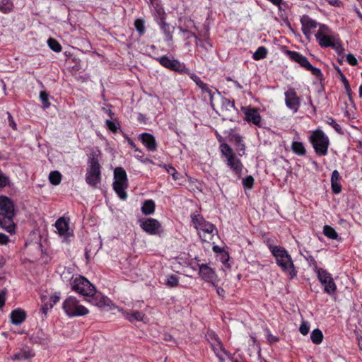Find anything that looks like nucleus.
I'll use <instances>...</instances> for the list:
<instances>
[{"label":"nucleus","mask_w":362,"mask_h":362,"mask_svg":"<svg viewBox=\"0 0 362 362\" xmlns=\"http://www.w3.org/2000/svg\"><path fill=\"white\" fill-rule=\"evenodd\" d=\"M268 247L272 255L275 257L277 265L281 270L288 274L291 279L294 278L297 274L291 256L283 247L275 246L268 244Z\"/></svg>","instance_id":"f257e3e1"},{"label":"nucleus","mask_w":362,"mask_h":362,"mask_svg":"<svg viewBox=\"0 0 362 362\" xmlns=\"http://www.w3.org/2000/svg\"><path fill=\"white\" fill-rule=\"evenodd\" d=\"M221 155L226 158V163L228 167L236 175L238 179L242 177V173L244 165L237 156L233 148L226 143L220 145Z\"/></svg>","instance_id":"f03ea898"},{"label":"nucleus","mask_w":362,"mask_h":362,"mask_svg":"<svg viewBox=\"0 0 362 362\" xmlns=\"http://www.w3.org/2000/svg\"><path fill=\"white\" fill-rule=\"evenodd\" d=\"M192 222L194 228L199 230V235L202 241L211 240L215 233L217 232V229L214 224L206 221L203 216L199 214L192 216Z\"/></svg>","instance_id":"7ed1b4c3"},{"label":"nucleus","mask_w":362,"mask_h":362,"mask_svg":"<svg viewBox=\"0 0 362 362\" xmlns=\"http://www.w3.org/2000/svg\"><path fill=\"white\" fill-rule=\"evenodd\" d=\"M309 141L317 156H325L327 155L329 139L322 129H317L313 131L309 137Z\"/></svg>","instance_id":"20e7f679"},{"label":"nucleus","mask_w":362,"mask_h":362,"mask_svg":"<svg viewBox=\"0 0 362 362\" xmlns=\"http://www.w3.org/2000/svg\"><path fill=\"white\" fill-rule=\"evenodd\" d=\"M112 187L120 199L124 201L127 199V193L126 192L128 187L127 175L122 167H117L114 170Z\"/></svg>","instance_id":"39448f33"},{"label":"nucleus","mask_w":362,"mask_h":362,"mask_svg":"<svg viewBox=\"0 0 362 362\" xmlns=\"http://www.w3.org/2000/svg\"><path fill=\"white\" fill-rule=\"evenodd\" d=\"M62 309L70 318L84 316L89 313L88 309L82 305L74 296H69L64 300Z\"/></svg>","instance_id":"423d86ee"},{"label":"nucleus","mask_w":362,"mask_h":362,"mask_svg":"<svg viewBox=\"0 0 362 362\" xmlns=\"http://www.w3.org/2000/svg\"><path fill=\"white\" fill-rule=\"evenodd\" d=\"M101 166L99 163L98 158L93 155V156L88 160V168L86 175V183L93 187H96L97 185L101 181Z\"/></svg>","instance_id":"0eeeda50"},{"label":"nucleus","mask_w":362,"mask_h":362,"mask_svg":"<svg viewBox=\"0 0 362 362\" xmlns=\"http://www.w3.org/2000/svg\"><path fill=\"white\" fill-rule=\"evenodd\" d=\"M159 64L170 71L177 72L180 74H189V69L186 66L183 62H180L178 59H170L167 55L162 57H153Z\"/></svg>","instance_id":"6e6552de"},{"label":"nucleus","mask_w":362,"mask_h":362,"mask_svg":"<svg viewBox=\"0 0 362 362\" xmlns=\"http://www.w3.org/2000/svg\"><path fill=\"white\" fill-rule=\"evenodd\" d=\"M72 291L78 294H95V287L84 276H76L71 283Z\"/></svg>","instance_id":"1a4fd4ad"},{"label":"nucleus","mask_w":362,"mask_h":362,"mask_svg":"<svg viewBox=\"0 0 362 362\" xmlns=\"http://www.w3.org/2000/svg\"><path fill=\"white\" fill-rule=\"evenodd\" d=\"M0 215L4 218H14L16 216L13 201L5 195H0Z\"/></svg>","instance_id":"9d476101"},{"label":"nucleus","mask_w":362,"mask_h":362,"mask_svg":"<svg viewBox=\"0 0 362 362\" xmlns=\"http://www.w3.org/2000/svg\"><path fill=\"white\" fill-rule=\"evenodd\" d=\"M242 111L245 115V120L247 122L252 123L258 127H262V119L258 108L250 106L242 107Z\"/></svg>","instance_id":"9b49d317"},{"label":"nucleus","mask_w":362,"mask_h":362,"mask_svg":"<svg viewBox=\"0 0 362 362\" xmlns=\"http://www.w3.org/2000/svg\"><path fill=\"white\" fill-rule=\"evenodd\" d=\"M140 227L149 235H158L161 229L159 221L153 218L139 220Z\"/></svg>","instance_id":"f8f14e48"},{"label":"nucleus","mask_w":362,"mask_h":362,"mask_svg":"<svg viewBox=\"0 0 362 362\" xmlns=\"http://www.w3.org/2000/svg\"><path fill=\"white\" fill-rule=\"evenodd\" d=\"M316 273L320 281L324 286L325 291L328 293L334 292L336 289V285L331 274L322 268L317 270Z\"/></svg>","instance_id":"ddd939ff"},{"label":"nucleus","mask_w":362,"mask_h":362,"mask_svg":"<svg viewBox=\"0 0 362 362\" xmlns=\"http://www.w3.org/2000/svg\"><path fill=\"white\" fill-rule=\"evenodd\" d=\"M284 95L286 107L293 110V112H296L300 106V100L295 89L292 88H288Z\"/></svg>","instance_id":"4468645a"},{"label":"nucleus","mask_w":362,"mask_h":362,"mask_svg":"<svg viewBox=\"0 0 362 362\" xmlns=\"http://www.w3.org/2000/svg\"><path fill=\"white\" fill-rule=\"evenodd\" d=\"M86 300L100 309L111 310L115 305L107 296H86Z\"/></svg>","instance_id":"2eb2a0df"},{"label":"nucleus","mask_w":362,"mask_h":362,"mask_svg":"<svg viewBox=\"0 0 362 362\" xmlns=\"http://www.w3.org/2000/svg\"><path fill=\"white\" fill-rule=\"evenodd\" d=\"M221 111L222 112L223 116H225L227 119L232 120V112H238V109L235 105L234 100L221 97Z\"/></svg>","instance_id":"dca6fc26"},{"label":"nucleus","mask_w":362,"mask_h":362,"mask_svg":"<svg viewBox=\"0 0 362 362\" xmlns=\"http://www.w3.org/2000/svg\"><path fill=\"white\" fill-rule=\"evenodd\" d=\"M300 21L302 25V32L307 37L311 34V30L315 29L319 25L316 21L306 14L300 17Z\"/></svg>","instance_id":"f3484780"},{"label":"nucleus","mask_w":362,"mask_h":362,"mask_svg":"<svg viewBox=\"0 0 362 362\" xmlns=\"http://www.w3.org/2000/svg\"><path fill=\"white\" fill-rule=\"evenodd\" d=\"M285 53L291 61L298 63L301 67H303L305 70L307 69V68H309L310 63L309 62L307 57L303 56L300 52L292 50H286Z\"/></svg>","instance_id":"a211bd4d"},{"label":"nucleus","mask_w":362,"mask_h":362,"mask_svg":"<svg viewBox=\"0 0 362 362\" xmlns=\"http://www.w3.org/2000/svg\"><path fill=\"white\" fill-rule=\"evenodd\" d=\"M139 139L148 151L154 152L157 150L158 144L154 136L150 133H142L139 135Z\"/></svg>","instance_id":"6ab92c4d"},{"label":"nucleus","mask_w":362,"mask_h":362,"mask_svg":"<svg viewBox=\"0 0 362 362\" xmlns=\"http://www.w3.org/2000/svg\"><path fill=\"white\" fill-rule=\"evenodd\" d=\"M199 274L206 281H213L216 275L214 269L210 267L207 264H199Z\"/></svg>","instance_id":"aec40b11"},{"label":"nucleus","mask_w":362,"mask_h":362,"mask_svg":"<svg viewBox=\"0 0 362 362\" xmlns=\"http://www.w3.org/2000/svg\"><path fill=\"white\" fill-rule=\"evenodd\" d=\"M214 339V343L211 344L212 349L214 350L216 356L218 358L220 362H224V356L228 355V353L223 348V345L216 337V335L211 332L209 334Z\"/></svg>","instance_id":"412c9836"},{"label":"nucleus","mask_w":362,"mask_h":362,"mask_svg":"<svg viewBox=\"0 0 362 362\" xmlns=\"http://www.w3.org/2000/svg\"><path fill=\"white\" fill-rule=\"evenodd\" d=\"M59 300V296H42V306L41 311L46 315L49 310H50L54 305L58 303Z\"/></svg>","instance_id":"4be33fe9"},{"label":"nucleus","mask_w":362,"mask_h":362,"mask_svg":"<svg viewBox=\"0 0 362 362\" xmlns=\"http://www.w3.org/2000/svg\"><path fill=\"white\" fill-rule=\"evenodd\" d=\"M152 7L153 15L159 21L165 19V12L161 4V0H149Z\"/></svg>","instance_id":"5701e85b"},{"label":"nucleus","mask_w":362,"mask_h":362,"mask_svg":"<svg viewBox=\"0 0 362 362\" xmlns=\"http://www.w3.org/2000/svg\"><path fill=\"white\" fill-rule=\"evenodd\" d=\"M341 180H342V178H341L339 173L338 172V170H333L332 173V175H331L330 182H331V189H332V192L334 194H338L341 192V189H342L341 185Z\"/></svg>","instance_id":"b1692460"},{"label":"nucleus","mask_w":362,"mask_h":362,"mask_svg":"<svg viewBox=\"0 0 362 362\" xmlns=\"http://www.w3.org/2000/svg\"><path fill=\"white\" fill-rule=\"evenodd\" d=\"M26 317L27 314L25 311L19 308L13 310L10 314L11 322L15 325H21Z\"/></svg>","instance_id":"393cba45"},{"label":"nucleus","mask_w":362,"mask_h":362,"mask_svg":"<svg viewBox=\"0 0 362 362\" xmlns=\"http://www.w3.org/2000/svg\"><path fill=\"white\" fill-rule=\"evenodd\" d=\"M125 318L130 322H147L146 315L140 311L127 312L124 314Z\"/></svg>","instance_id":"a878e982"},{"label":"nucleus","mask_w":362,"mask_h":362,"mask_svg":"<svg viewBox=\"0 0 362 362\" xmlns=\"http://www.w3.org/2000/svg\"><path fill=\"white\" fill-rule=\"evenodd\" d=\"M339 36L338 34L334 35L331 34L327 36H322L320 38L316 39L319 45L322 48H327V47H332V46L335 42L337 38H339Z\"/></svg>","instance_id":"bb28decb"},{"label":"nucleus","mask_w":362,"mask_h":362,"mask_svg":"<svg viewBox=\"0 0 362 362\" xmlns=\"http://www.w3.org/2000/svg\"><path fill=\"white\" fill-rule=\"evenodd\" d=\"M55 227L60 235H67L69 230V222L64 218L60 217L55 222Z\"/></svg>","instance_id":"cd10ccee"},{"label":"nucleus","mask_w":362,"mask_h":362,"mask_svg":"<svg viewBox=\"0 0 362 362\" xmlns=\"http://www.w3.org/2000/svg\"><path fill=\"white\" fill-rule=\"evenodd\" d=\"M231 139L236 146L239 156H243L245 153V144L243 137L239 134H234L231 136Z\"/></svg>","instance_id":"c85d7f7f"},{"label":"nucleus","mask_w":362,"mask_h":362,"mask_svg":"<svg viewBox=\"0 0 362 362\" xmlns=\"http://www.w3.org/2000/svg\"><path fill=\"white\" fill-rule=\"evenodd\" d=\"M34 356V354L28 349H21L16 352L12 356V360L14 361H25L30 359Z\"/></svg>","instance_id":"c756f323"},{"label":"nucleus","mask_w":362,"mask_h":362,"mask_svg":"<svg viewBox=\"0 0 362 362\" xmlns=\"http://www.w3.org/2000/svg\"><path fill=\"white\" fill-rule=\"evenodd\" d=\"M0 226L10 234L16 232V224L13 222V218H4L3 220L0 218Z\"/></svg>","instance_id":"7c9ffc66"},{"label":"nucleus","mask_w":362,"mask_h":362,"mask_svg":"<svg viewBox=\"0 0 362 362\" xmlns=\"http://www.w3.org/2000/svg\"><path fill=\"white\" fill-rule=\"evenodd\" d=\"M158 24L165 35V40L172 42L173 40V33L170 31V25L165 22V19L160 20Z\"/></svg>","instance_id":"2f4dec72"},{"label":"nucleus","mask_w":362,"mask_h":362,"mask_svg":"<svg viewBox=\"0 0 362 362\" xmlns=\"http://www.w3.org/2000/svg\"><path fill=\"white\" fill-rule=\"evenodd\" d=\"M156 204L153 200L148 199L146 200L142 206L141 211L144 215L153 214L155 211Z\"/></svg>","instance_id":"473e14b6"},{"label":"nucleus","mask_w":362,"mask_h":362,"mask_svg":"<svg viewBox=\"0 0 362 362\" xmlns=\"http://www.w3.org/2000/svg\"><path fill=\"white\" fill-rule=\"evenodd\" d=\"M14 9V4L11 0H0V12L8 14Z\"/></svg>","instance_id":"72a5a7b5"},{"label":"nucleus","mask_w":362,"mask_h":362,"mask_svg":"<svg viewBox=\"0 0 362 362\" xmlns=\"http://www.w3.org/2000/svg\"><path fill=\"white\" fill-rule=\"evenodd\" d=\"M179 29L180 32L187 35L186 37L187 39H189L190 37H194L195 44L197 46H200L202 48L207 49L204 43L199 44V42H201V38L199 37L197 34L189 30L187 28H183L182 27H180Z\"/></svg>","instance_id":"f704fd0d"},{"label":"nucleus","mask_w":362,"mask_h":362,"mask_svg":"<svg viewBox=\"0 0 362 362\" xmlns=\"http://www.w3.org/2000/svg\"><path fill=\"white\" fill-rule=\"evenodd\" d=\"M291 149L295 154L300 156H304L306 153V150L303 144L300 141H293L291 144Z\"/></svg>","instance_id":"c9c22d12"},{"label":"nucleus","mask_w":362,"mask_h":362,"mask_svg":"<svg viewBox=\"0 0 362 362\" xmlns=\"http://www.w3.org/2000/svg\"><path fill=\"white\" fill-rule=\"evenodd\" d=\"M267 54L268 49L264 46H260L252 54V59L255 61L262 60L265 59Z\"/></svg>","instance_id":"e433bc0d"},{"label":"nucleus","mask_w":362,"mask_h":362,"mask_svg":"<svg viewBox=\"0 0 362 362\" xmlns=\"http://www.w3.org/2000/svg\"><path fill=\"white\" fill-rule=\"evenodd\" d=\"M319 30L315 33V37L316 39L320 38L322 36H327L332 34V30L329 26L325 24H319Z\"/></svg>","instance_id":"4c0bfd02"},{"label":"nucleus","mask_w":362,"mask_h":362,"mask_svg":"<svg viewBox=\"0 0 362 362\" xmlns=\"http://www.w3.org/2000/svg\"><path fill=\"white\" fill-rule=\"evenodd\" d=\"M310 339L315 344H320L323 339L322 331L319 329H315L310 334Z\"/></svg>","instance_id":"58836bf2"},{"label":"nucleus","mask_w":362,"mask_h":362,"mask_svg":"<svg viewBox=\"0 0 362 362\" xmlns=\"http://www.w3.org/2000/svg\"><path fill=\"white\" fill-rule=\"evenodd\" d=\"M324 235L329 239L336 240L338 238V234L332 226L325 225L323 227Z\"/></svg>","instance_id":"ea45409f"},{"label":"nucleus","mask_w":362,"mask_h":362,"mask_svg":"<svg viewBox=\"0 0 362 362\" xmlns=\"http://www.w3.org/2000/svg\"><path fill=\"white\" fill-rule=\"evenodd\" d=\"M50 183L54 185H58L62 180V174L59 171H52L49 175Z\"/></svg>","instance_id":"a19ab883"},{"label":"nucleus","mask_w":362,"mask_h":362,"mask_svg":"<svg viewBox=\"0 0 362 362\" xmlns=\"http://www.w3.org/2000/svg\"><path fill=\"white\" fill-rule=\"evenodd\" d=\"M331 48L333 49L339 56H341V57H344V48L343 47L342 42L340 37L337 38L335 42Z\"/></svg>","instance_id":"79ce46f5"},{"label":"nucleus","mask_w":362,"mask_h":362,"mask_svg":"<svg viewBox=\"0 0 362 362\" xmlns=\"http://www.w3.org/2000/svg\"><path fill=\"white\" fill-rule=\"evenodd\" d=\"M163 168L166 170L168 174H170L175 181L179 180L181 178V175L177 170L172 165H164Z\"/></svg>","instance_id":"37998d69"},{"label":"nucleus","mask_w":362,"mask_h":362,"mask_svg":"<svg viewBox=\"0 0 362 362\" xmlns=\"http://www.w3.org/2000/svg\"><path fill=\"white\" fill-rule=\"evenodd\" d=\"M73 272L74 269L71 267H64L63 272L61 274V278L64 281H68L73 279Z\"/></svg>","instance_id":"c03bdc74"},{"label":"nucleus","mask_w":362,"mask_h":362,"mask_svg":"<svg viewBox=\"0 0 362 362\" xmlns=\"http://www.w3.org/2000/svg\"><path fill=\"white\" fill-rule=\"evenodd\" d=\"M47 44L49 48L54 52H59L62 51V46L56 39L52 37L49 38Z\"/></svg>","instance_id":"a18cd8bd"},{"label":"nucleus","mask_w":362,"mask_h":362,"mask_svg":"<svg viewBox=\"0 0 362 362\" xmlns=\"http://www.w3.org/2000/svg\"><path fill=\"white\" fill-rule=\"evenodd\" d=\"M40 98L42 103V107L44 109H47L50 107V103L49 101V95L45 91L42 90L40 93Z\"/></svg>","instance_id":"49530a36"},{"label":"nucleus","mask_w":362,"mask_h":362,"mask_svg":"<svg viewBox=\"0 0 362 362\" xmlns=\"http://www.w3.org/2000/svg\"><path fill=\"white\" fill-rule=\"evenodd\" d=\"M255 179L252 175L246 176L242 181L245 189H251L254 186Z\"/></svg>","instance_id":"de8ad7c7"},{"label":"nucleus","mask_w":362,"mask_h":362,"mask_svg":"<svg viewBox=\"0 0 362 362\" xmlns=\"http://www.w3.org/2000/svg\"><path fill=\"white\" fill-rule=\"evenodd\" d=\"M134 27L140 35H144L145 33L144 21L141 18H138L134 21Z\"/></svg>","instance_id":"09e8293b"},{"label":"nucleus","mask_w":362,"mask_h":362,"mask_svg":"<svg viewBox=\"0 0 362 362\" xmlns=\"http://www.w3.org/2000/svg\"><path fill=\"white\" fill-rule=\"evenodd\" d=\"M326 123L332 127L337 132L342 133L340 125L332 117H327Z\"/></svg>","instance_id":"8fccbe9b"},{"label":"nucleus","mask_w":362,"mask_h":362,"mask_svg":"<svg viewBox=\"0 0 362 362\" xmlns=\"http://www.w3.org/2000/svg\"><path fill=\"white\" fill-rule=\"evenodd\" d=\"M199 37L201 38V41H204L206 44H207L209 47H212V44L210 40V33L209 30H206L204 33H199ZM202 43V42H199V44Z\"/></svg>","instance_id":"3c124183"},{"label":"nucleus","mask_w":362,"mask_h":362,"mask_svg":"<svg viewBox=\"0 0 362 362\" xmlns=\"http://www.w3.org/2000/svg\"><path fill=\"white\" fill-rule=\"evenodd\" d=\"M304 257L307 260L308 264L313 267V269L315 272L320 269L318 267L317 263L313 256L308 255L307 256H304Z\"/></svg>","instance_id":"603ef678"},{"label":"nucleus","mask_w":362,"mask_h":362,"mask_svg":"<svg viewBox=\"0 0 362 362\" xmlns=\"http://www.w3.org/2000/svg\"><path fill=\"white\" fill-rule=\"evenodd\" d=\"M306 70L310 71L311 74L318 79H322L323 77V74L321 70L318 68L313 66L311 64H310L309 68H307Z\"/></svg>","instance_id":"864d4df0"},{"label":"nucleus","mask_w":362,"mask_h":362,"mask_svg":"<svg viewBox=\"0 0 362 362\" xmlns=\"http://www.w3.org/2000/svg\"><path fill=\"white\" fill-rule=\"evenodd\" d=\"M178 284V277L176 275H170L167 277L166 284L170 287H174Z\"/></svg>","instance_id":"5fc2aeb1"},{"label":"nucleus","mask_w":362,"mask_h":362,"mask_svg":"<svg viewBox=\"0 0 362 362\" xmlns=\"http://www.w3.org/2000/svg\"><path fill=\"white\" fill-rule=\"evenodd\" d=\"M124 137L127 140V141L128 142V144L129 145V146L132 149H134L136 153H139L141 154H143V151L141 149H139V148L136 147L135 143L133 141V140L131 138H129L125 134H124Z\"/></svg>","instance_id":"6e6d98bb"},{"label":"nucleus","mask_w":362,"mask_h":362,"mask_svg":"<svg viewBox=\"0 0 362 362\" xmlns=\"http://www.w3.org/2000/svg\"><path fill=\"white\" fill-rule=\"evenodd\" d=\"M299 331L303 335H307L310 331V324L308 322L303 321L299 327Z\"/></svg>","instance_id":"4d7b16f0"},{"label":"nucleus","mask_w":362,"mask_h":362,"mask_svg":"<svg viewBox=\"0 0 362 362\" xmlns=\"http://www.w3.org/2000/svg\"><path fill=\"white\" fill-rule=\"evenodd\" d=\"M190 77V78L196 83V85L199 88L201 87L203 83H204L201 80V78L194 73H190L188 74Z\"/></svg>","instance_id":"13d9d810"},{"label":"nucleus","mask_w":362,"mask_h":362,"mask_svg":"<svg viewBox=\"0 0 362 362\" xmlns=\"http://www.w3.org/2000/svg\"><path fill=\"white\" fill-rule=\"evenodd\" d=\"M8 177L0 170V187H6L8 183Z\"/></svg>","instance_id":"bf43d9fd"},{"label":"nucleus","mask_w":362,"mask_h":362,"mask_svg":"<svg viewBox=\"0 0 362 362\" xmlns=\"http://www.w3.org/2000/svg\"><path fill=\"white\" fill-rule=\"evenodd\" d=\"M106 126L107 127L108 129L112 132L113 133H116L117 132V127L115 124V122L110 119H107L105 121Z\"/></svg>","instance_id":"052dcab7"},{"label":"nucleus","mask_w":362,"mask_h":362,"mask_svg":"<svg viewBox=\"0 0 362 362\" xmlns=\"http://www.w3.org/2000/svg\"><path fill=\"white\" fill-rule=\"evenodd\" d=\"M7 115H8V122L9 127H11L13 130L16 131L17 130V124H16V122L14 121L13 116L11 115V114L9 112H7Z\"/></svg>","instance_id":"680f3d73"},{"label":"nucleus","mask_w":362,"mask_h":362,"mask_svg":"<svg viewBox=\"0 0 362 362\" xmlns=\"http://www.w3.org/2000/svg\"><path fill=\"white\" fill-rule=\"evenodd\" d=\"M346 61L351 66H356L358 64V61L355 56L351 53L346 55Z\"/></svg>","instance_id":"e2e57ef3"},{"label":"nucleus","mask_w":362,"mask_h":362,"mask_svg":"<svg viewBox=\"0 0 362 362\" xmlns=\"http://www.w3.org/2000/svg\"><path fill=\"white\" fill-rule=\"evenodd\" d=\"M199 88L201 89L202 93L203 94L207 93L208 95H211V92H213L210 86L206 83H204L203 85L201 87H199Z\"/></svg>","instance_id":"0e129e2a"},{"label":"nucleus","mask_w":362,"mask_h":362,"mask_svg":"<svg viewBox=\"0 0 362 362\" xmlns=\"http://www.w3.org/2000/svg\"><path fill=\"white\" fill-rule=\"evenodd\" d=\"M336 70L339 74V78H340V80L341 81V82L343 83V84H345L347 82H349V81L347 80L346 77L345 76V75L343 74V72L341 71V70L337 66L336 67Z\"/></svg>","instance_id":"69168bd1"},{"label":"nucleus","mask_w":362,"mask_h":362,"mask_svg":"<svg viewBox=\"0 0 362 362\" xmlns=\"http://www.w3.org/2000/svg\"><path fill=\"white\" fill-rule=\"evenodd\" d=\"M9 241L8 237L4 233H0V245H6Z\"/></svg>","instance_id":"338daca9"},{"label":"nucleus","mask_w":362,"mask_h":362,"mask_svg":"<svg viewBox=\"0 0 362 362\" xmlns=\"http://www.w3.org/2000/svg\"><path fill=\"white\" fill-rule=\"evenodd\" d=\"M344 86L345 90L349 96L350 101L353 102L352 97H351V89L349 83L347 82L346 83L344 84Z\"/></svg>","instance_id":"774afa93"}]
</instances>
